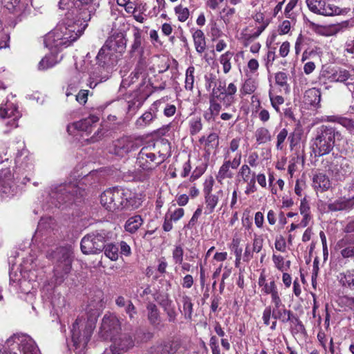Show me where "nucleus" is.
I'll use <instances>...</instances> for the list:
<instances>
[{
    "instance_id": "1",
    "label": "nucleus",
    "mask_w": 354,
    "mask_h": 354,
    "mask_svg": "<svg viewBox=\"0 0 354 354\" xmlns=\"http://www.w3.org/2000/svg\"><path fill=\"white\" fill-rule=\"evenodd\" d=\"M60 9L68 10L65 17L44 38L49 48L62 50L76 41L84 32L97 5L92 0H60Z\"/></svg>"
},
{
    "instance_id": "2",
    "label": "nucleus",
    "mask_w": 354,
    "mask_h": 354,
    "mask_svg": "<svg viewBox=\"0 0 354 354\" xmlns=\"http://www.w3.org/2000/svg\"><path fill=\"white\" fill-rule=\"evenodd\" d=\"M170 156V145L167 141L150 142L142 147L137 154L134 178L142 180L146 174L158 167Z\"/></svg>"
},
{
    "instance_id": "3",
    "label": "nucleus",
    "mask_w": 354,
    "mask_h": 354,
    "mask_svg": "<svg viewBox=\"0 0 354 354\" xmlns=\"http://www.w3.org/2000/svg\"><path fill=\"white\" fill-rule=\"evenodd\" d=\"M335 139H342V134L335 128L326 125L317 128L315 137L311 140V148L315 155L328 154L334 147Z\"/></svg>"
},
{
    "instance_id": "4",
    "label": "nucleus",
    "mask_w": 354,
    "mask_h": 354,
    "mask_svg": "<svg viewBox=\"0 0 354 354\" xmlns=\"http://www.w3.org/2000/svg\"><path fill=\"white\" fill-rule=\"evenodd\" d=\"M48 257L52 259L55 264V283L60 284L71 270L73 259V251L69 247H60L56 248L52 253L48 254Z\"/></svg>"
},
{
    "instance_id": "5",
    "label": "nucleus",
    "mask_w": 354,
    "mask_h": 354,
    "mask_svg": "<svg viewBox=\"0 0 354 354\" xmlns=\"http://www.w3.org/2000/svg\"><path fill=\"white\" fill-rule=\"evenodd\" d=\"M42 267L37 259H33L32 257L27 258L22 264L20 272L23 279L14 278L12 272H10V281L15 282L19 281V287L21 292L28 293L32 288L31 281H35L37 279V269Z\"/></svg>"
},
{
    "instance_id": "6",
    "label": "nucleus",
    "mask_w": 354,
    "mask_h": 354,
    "mask_svg": "<svg viewBox=\"0 0 354 354\" xmlns=\"http://www.w3.org/2000/svg\"><path fill=\"white\" fill-rule=\"evenodd\" d=\"M104 232H94L85 235L81 241L80 248L84 254H97L103 251L106 242Z\"/></svg>"
},
{
    "instance_id": "7",
    "label": "nucleus",
    "mask_w": 354,
    "mask_h": 354,
    "mask_svg": "<svg viewBox=\"0 0 354 354\" xmlns=\"http://www.w3.org/2000/svg\"><path fill=\"white\" fill-rule=\"evenodd\" d=\"M84 321L77 318L71 328L72 340L77 354H84V350L92 333V327L85 328L82 333L80 328L84 326Z\"/></svg>"
},
{
    "instance_id": "8",
    "label": "nucleus",
    "mask_w": 354,
    "mask_h": 354,
    "mask_svg": "<svg viewBox=\"0 0 354 354\" xmlns=\"http://www.w3.org/2000/svg\"><path fill=\"white\" fill-rule=\"evenodd\" d=\"M78 188L74 183L55 185L50 187L49 192L51 203L55 206L66 202L71 199V195L77 194Z\"/></svg>"
},
{
    "instance_id": "9",
    "label": "nucleus",
    "mask_w": 354,
    "mask_h": 354,
    "mask_svg": "<svg viewBox=\"0 0 354 354\" xmlns=\"http://www.w3.org/2000/svg\"><path fill=\"white\" fill-rule=\"evenodd\" d=\"M124 197V189L118 188L109 189L100 196L101 205L108 211L115 212L121 210Z\"/></svg>"
},
{
    "instance_id": "10",
    "label": "nucleus",
    "mask_w": 354,
    "mask_h": 354,
    "mask_svg": "<svg viewBox=\"0 0 354 354\" xmlns=\"http://www.w3.org/2000/svg\"><path fill=\"white\" fill-rule=\"evenodd\" d=\"M15 344L18 345L19 349L24 354H39L34 340L26 334H14L6 342L8 347H10Z\"/></svg>"
},
{
    "instance_id": "11",
    "label": "nucleus",
    "mask_w": 354,
    "mask_h": 354,
    "mask_svg": "<svg viewBox=\"0 0 354 354\" xmlns=\"http://www.w3.org/2000/svg\"><path fill=\"white\" fill-rule=\"evenodd\" d=\"M138 148V145L135 138L131 136H123L114 140L110 145L109 151L115 156L124 157Z\"/></svg>"
},
{
    "instance_id": "12",
    "label": "nucleus",
    "mask_w": 354,
    "mask_h": 354,
    "mask_svg": "<svg viewBox=\"0 0 354 354\" xmlns=\"http://www.w3.org/2000/svg\"><path fill=\"white\" fill-rule=\"evenodd\" d=\"M309 10L317 15L333 16L341 14V9L326 0H306Z\"/></svg>"
},
{
    "instance_id": "13",
    "label": "nucleus",
    "mask_w": 354,
    "mask_h": 354,
    "mask_svg": "<svg viewBox=\"0 0 354 354\" xmlns=\"http://www.w3.org/2000/svg\"><path fill=\"white\" fill-rule=\"evenodd\" d=\"M0 116L7 119L5 124L12 129L18 126L17 120L21 117V114L13 103L9 102L8 100L6 101L2 100L0 102Z\"/></svg>"
},
{
    "instance_id": "14",
    "label": "nucleus",
    "mask_w": 354,
    "mask_h": 354,
    "mask_svg": "<svg viewBox=\"0 0 354 354\" xmlns=\"http://www.w3.org/2000/svg\"><path fill=\"white\" fill-rule=\"evenodd\" d=\"M242 154L241 152H237L232 160L229 158H223V162L220 167L218 171L216 176V180L219 183H222L226 178H232L234 176L233 172L230 169H236L241 165Z\"/></svg>"
},
{
    "instance_id": "15",
    "label": "nucleus",
    "mask_w": 354,
    "mask_h": 354,
    "mask_svg": "<svg viewBox=\"0 0 354 354\" xmlns=\"http://www.w3.org/2000/svg\"><path fill=\"white\" fill-rule=\"evenodd\" d=\"M103 46L120 57L127 46V39L124 33L114 32L106 39Z\"/></svg>"
},
{
    "instance_id": "16",
    "label": "nucleus",
    "mask_w": 354,
    "mask_h": 354,
    "mask_svg": "<svg viewBox=\"0 0 354 354\" xmlns=\"http://www.w3.org/2000/svg\"><path fill=\"white\" fill-rule=\"evenodd\" d=\"M98 122L99 117L91 114L88 118L68 124L67 131L71 135L75 134V131L85 132L88 134L92 131L93 126Z\"/></svg>"
},
{
    "instance_id": "17",
    "label": "nucleus",
    "mask_w": 354,
    "mask_h": 354,
    "mask_svg": "<svg viewBox=\"0 0 354 354\" xmlns=\"http://www.w3.org/2000/svg\"><path fill=\"white\" fill-rule=\"evenodd\" d=\"M15 165L18 171L21 172L22 174L26 172L29 174L33 170L32 158L26 148L23 147L17 153Z\"/></svg>"
},
{
    "instance_id": "18",
    "label": "nucleus",
    "mask_w": 354,
    "mask_h": 354,
    "mask_svg": "<svg viewBox=\"0 0 354 354\" xmlns=\"http://www.w3.org/2000/svg\"><path fill=\"white\" fill-rule=\"evenodd\" d=\"M111 351L113 354H120L133 346L132 338L127 334H120L111 337Z\"/></svg>"
},
{
    "instance_id": "19",
    "label": "nucleus",
    "mask_w": 354,
    "mask_h": 354,
    "mask_svg": "<svg viewBox=\"0 0 354 354\" xmlns=\"http://www.w3.org/2000/svg\"><path fill=\"white\" fill-rule=\"evenodd\" d=\"M330 174L336 180L342 181L351 172V167L347 160L339 158L332 163L329 169Z\"/></svg>"
},
{
    "instance_id": "20",
    "label": "nucleus",
    "mask_w": 354,
    "mask_h": 354,
    "mask_svg": "<svg viewBox=\"0 0 354 354\" xmlns=\"http://www.w3.org/2000/svg\"><path fill=\"white\" fill-rule=\"evenodd\" d=\"M120 329L119 319L114 315H105L102 322L101 330L106 337L111 338L118 335Z\"/></svg>"
},
{
    "instance_id": "21",
    "label": "nucleus",
    "mask_w": 354,
    "mask_h": 354,
    "mask_svg": "<svg viewBox=\"0 0 354 354\" xmlns=\"http://www.w3.org/2000/svg\"><path fill=\"white\" fill-rule=\"evenodd\" d=\"M15 189L10 170L8 168L2 169L0 171V193L6 196H13Z\"/></svg>"
},
{
    "instance_id": "22",
    "label": "nucleus",
    "mask_w": 354,
    "mask_h": 354,
    "mask_svg": "<svg viewBox=\"0 0 354 354\" xmlns=\"http://www.w3.org/2000/svg\"><path fill=\"white\" fill-rule=\"evenodd\" d=\"M119 59L120 57L104 46L100 48L96 57L97 64L102 67L113 66Z\"/></svg>"
},
{
    "instance_id": "23",
    "label": "nucleus",
    "mask_w": 354,
    "mask_h": 354,
    "mask_svg": "<svg viewBox=\"0 0 354 354\" xmlns=\"http://www.w3.org/2000/svg\"><path fill=\"white\" fill-rule=\"evenodd\" d=\"M331 181L329 177L323 172H315L312 178V187L318 193H323L330 189Z\"/></svg>"
},
{
    "instance_id": "24",
    "label": "nucleus",
    "mask_w": 354,
    "mask_h": 354,
    "mask_svg": "<svg viewBox=\"0 0 354 354\" xmlns=\"http://www.w3.org/2000/svg\"><path fill=\"white\" fill-rule=\"evenodd\" d=\"M142 202V198L138 194L132 193L128 190H124L121 210L124 209H137L141 205Z\"/></svg>"
},
{
    "instance_id": "25",
    "label": "nucleus",
    "mask_w": 354,
    "mask_h": 354,
    "mask_svg": "<svg viewBox=\"0 0 354 354\" xmlns=\"http://www.w3.org/2000/svg\"><path fill=\"white\" fill-rule=\"evenodd\" d=\"M262 32L263 28L257 30L253 28V26H249L243 30L241 33V39L243 45L245 47H248L251 44L254 43V41L260 36Z\"/></svg>"
},
{
    "instance_id": "26",
    "label": "nucleus",
    "mask_w": 354,
    "mask_h": 354,
    "mask_svg": "<svg viewBox=\"0 0 354 354\" xmlns=\"http://www.w3.org/2000/svg\"><path fill=\"white\" fill-rule=\"evenodd\" d=\"M321 91L316 88H312L305 92L304 102L309 105L311 109H317L320 107Z\"/></svg>"
},
{
    "instance_id": "27",
    "label": "nucleus",
    "mask_w": 354,
    "mask_h": 354,
    "mask_svg": "<svg viewBox=\"0 0 354 354\" xmlns=\"http://www.w3.org/2000/svg\"><path fill=\"white\" fill-rule=\"evenodd\" d=\"M223 196V191L222 189H219L214 194L211 193L204 195L205 203V214L207 215L212 214L218 205L219 199Z\"/></svg>"
},
{
    "instance_id": "28",
    "label": "nucleus",
    "mask_w": 354,
    "mask_h": 354,
    "mask_svg": "<svg viewBox=\"0 0 354 354\" xmlns=\"http://www.w3.org/2000/svg\"><path fill=\"white\" fill-rule=\"evenodd\" d=\"M192 39L196 52L198 54L202 55L207 48L204 32L200 29L193 30Z\"/></svg>"
},
{
    "instance_id": "29",
    "label": "nucleus",
    "mask_w": 354,
    "mask_h": 354,
    "mask_svg": "<svg viewBox=\"0 0 354 354\" xmlns=\"http://www.w3.org/2000/svg\"><path fill=\"white\" fill-rule=\"evenodd\" d=\"M51 52L50 54L46 55L39 63L38 68L39 70H46L49 68L53 67L57 63L59 62L62 59L58 58L57 55H55V53H57L60 50L53 48V50L49 49Z\"/></svg>"
},
{
    "instance_id": "30",
    "label": "nucleus",
    "mask_w": 354,
    "mask_h": 354,
    "mask_svg": "<svg viewBox=\"0 0 354 354\" xmlns=\"http://www.w3.org/2000/svg\"><path fill=\"white\" fill-rule=\"evenodd\" d=\"M51 52L50 54L46 55L39 63L38 68L39 70H46L49 68L53 67L57 63L59 62L62 59L58 58L57 55H55V53H57L60 50L53 48V50L49 49Z\"/></svg>"
},
{
    "instance_id": "31",
    "label": "nucleus",
    "mask_w": 354,
    "mask_h": 354,
    "mask_svg": "<svg viewBox=\"0 0 354 354\" xmlns=\"http://www.w3.org/2000/svg\"><path fill=\"white\" fill-rule=\"evenodd\" d=\"M354 205V196L351 198H340L328 204L330 211H341L351 208Z\"/></svg>"
},
{
    "instance_id": "32",
    "label": "nucleus",
    "mask_w": 354,
    "mask_h": 354,
    "mask_svg": "<svg viewBox=\"0 0 354 354\" xmlns=\"http://www.w3.org/2000/svg\"><path fill=\"white\" fill-rule=\"evenodd\" d=\"M199 142L203 145L205 151L209 154L218 145V136L216 133H211L207 137L201 138Z\"/></svg>"
},
{
    "instance_id": "33",
    "label": "nucleus",
    "mask_w": 354,
    "mask_h": 354,
    "mask_svg": "<svg viewBox=\"0 0 354 354\" xmlns=\"http://www.w3.org/2000/svg\"><path fill=\"white\" fill-rule=\"evenodd\" d=\"M354 241L348 236L342 239L339 241L338 245L340 248H343L341 250V255L343 258H353L354 259V245L346 246V244L353 243Z\"/></svg>"
},
{
    "instance_id": "34",
    "label": "nucleus",
    "mask_w": 354,
    "mask_h": 354,
    "mask_svg": "<svg viewBox=\"0 0 354 354\" xmlns=\"http://www.w3.org/2000/svg\"><path fill=\"white\" fill-rule=\"evenodd\" d=\"M240 138H234L231 140L229 142L228 147L224 149L223 158L232 160L237 152L241 153V151L239 150L240 147Z\"/></svg>"
},
{
    "instance_id": "35",
    "label": "nucleus",
    "mask_w": 354,
    "mask_h": 354,
    "mask_svg": "<svg viewBox=\"0 0 354 354\" xmlns=\"http://www.w3.org/2000/svg\"><path fill=\"white\" fill-rule=\"evenodd\" d=\"M143 220L140 215H135L127 219L124 224V229L127 232L133 234L138 231L142 225Z\"/></svg>"
},
{
    "instance_id": "36",
    "label": "nucleus",
    "mask_w": 354,
    "mask_h": 354,
    "mask_svg": "<svg viewBox=\"0 0 354 354\" xmlns=\"http://www.w3.org/2000/svg\"><path fill=\"white\" fill-rule=\"evenodd\" d=\"M156 118L155 111L150 109L144 113L136 122V125L138 129H142L149 125L151 122Z\"/></svg>"
},
{
    "instance_id": "37",
    "label": "nucleus",
    "mask_w": 354,
    "mask_h": 354,
    "mask_svg": "<svg viewBox=\"0 0 354 354\" xmlns=\"http://www.w3.org/2000/svg\"><path fill=\"white\" fill-rule=\"evenodd\" d=\"M182 306V313L185 319H191L193 313V304L192 299L187 295H183L180 299V308Z\"/></svg>"
},
{
    "instance_id": "38",
    "label": "nucleus",
    "mask_w": 354,
    "mask_h": 354,
    "mask_svg": "<svg viewBox=\"0 0 354 354\" xmlns=\"http://www.w3.org/2000/svg\"><path fill=\"white\" fill-rule=\"evenodd\" d=\"M339 279L343 286L354 289V269L340 273Z\"/></svg>"
},
{
    "instance_id": "39",
    "label": "nucleus",
    "mask_w": 354,
    "mask_h": 354,
    "mask_svg": "<svg viewBox=\"0 0 354 354\" xmlns=\"http://www.w3.org/2000/svg\"><path fill=\"white\" fill-rule=\"evenodd\" d=\"M254 136L258 145L265 144L272 140L271 133L266 127L258 128L254 133Z\"/></svg>"
},
{
    "instance_id": "40",
    "label": "nucleus",
    "mask_w": 354,
    "mask_h": 354,
    "mask_svg": "<svg viewBox=\"0 0 354 354\" xmlns=\"http://www.w3.org/2000/svg\"><path fill=\"white\" fill-rule=\"evenodd\" d=\"M233 55V52L226 51L219 57L218 61L223 66V71L225 74H227L232 69L231 60Z\"/></svg>"
},
{
    "instance_id": "41",
    "label": "nucleus",
    "mask_w": 354,
    "mask_h": 354,
    "mask_svg": "<svg viewBox=\"0 0 354 354\" xmlns=\"http://www.w3.org/2000/svg\"><path fill=\"white\" fill-rule=\"evenodd\" d=\"M292 316V313L291 311L286 310L285 307L277 310H273L272 311V317L275 319H279L284 323L290 321Z\"/></svg>"
},
{
    "instance_id": "42",
    "label": "nucleus",
    "mask_w": 354,
    "mask_h": 354,
    "mask_svg": "<svg viewBox=\"0 0 354 354\" xmlns=\"http://www.w3.org/2000/svg\"><path fill=\"white\" fill-rule=\"evenodd\" d=\"M217 99H219V95L217 94L216 90L213 89L209 97V107L208 109L215 115H218L221 109V105L216 101Z\"/></svg>"
},
{
    "instance_id": "43",
    "label": "nucleus",
    "mask_w": 354,
    "mask_h": 354,
    "mask_svg": "<svg viewBox=\"0 0 354 354\" xmlns=\"http://www.w3.org/2000/svg\"><path fill=\"white\" fill-rule=\"evenodd\" d=\"M351 77H354V69L353 70V74H350L345 69H338L332 74L330 78L334 82H344Z\"/></svg>"
},
{
    "instance_id": "44",
    "label": "nucleus",
    "mask_w": 354,
    "mask_h": 354,
    "mask_svg": "<svg viewBox=\"0 0 354 354\" xmlns=\"http://www.w3.org/2000/svg\"><path fill=\"white\" fill-rule=\"evenodd\" d=\"M104 254L111 261H117L119 257V249L118 247L113 243L104 244Z\"/></svg>"
},
{
    "instance_id": "45",
    "label": "nucleus",
    "mask_w": 354,
    "mask_h": 354,
    "mask_svg": "<svg viewBox=\"0 0 354 354\" xmlns=\"http://www.w3.org/2000/svg\"><path fill=\"white\" fill-rule=\"evenodd\" d=\"M254 24H250V26H253V28L259 30L263 28V31L266 28L268 25V21L265 19L263 13L258 12L253 15Z\"/></svg>"
},
{
    "instance_id": "46",
    "label": "nucleus",
    "mask_w": 354,
    "mask_h": 354,
    "mask_svg": "<svg viewBox=\"0 0 354 354\" xmlns=\"http://www.w3.org/2000/svg\"><path fill=\"white\" fill-rule=\"evenodd\" d=\"M194 71L195 68L193 66L187 68L185 73V88L187 91H192L194 84Z\"/></svg>"
},
{
    "instance_id": "47",
    "label": "nucleus",
    "mask_w": 354,
    "mask_h": 354,
    "mask_svg": "<svg viewBox=\"0 0 354 354\" xmlns=\"http://www.w3.org/2000/svg\"><path fill=\"white\" fill-rule=\"evenodd\" d=\"M174 12L180 22H185L189 17V10L187 8L178 5L174 8Z\"/></svg>"
},
{
    "instance_id": "48",
    "label": "nucleus",
    "mask_w": 354,
    "mask_h": 354,
    "mask_svg": "<svg viewBox=\"0 0 354 354\" xmlns=\"http://www.w3.org/2000/svg\"><path fill=\"white\" fill-rule=\"evenodd\" d=\"M142 45L141 32L139 29L136 28L133 32V41L131 46V53L140 52Z\"/></svg>"
},
{
    "instance_id": "49",
    "label": "nucleus",
    "mask_w": 354,
    "mask_h": 354,
    "mask_svg": "<svg viewBox=\"0 0 354 354\" xmlns=\"http://www.w3.org/2000/svg\"><path fill=\"white\" fill-rule=\"evenodd\" d=\"M209 34L212 41H215L223 36V32L216 22H212L210 24Z\"/></svg>"
},
{
    "instance_id": "50",
    "label": "nucleus",
    "mask_w": 354,
    "mask_h": 354,
    "mask_svg": "<svg viewBox=\"0 0 354 354\" xmlns=\"http://www.w3.org/2000/svg\"><path fill=\"white\" fill-rule=\"evenodd\" d=\"M184 250L181 245H175L172 251V259L176 264H182L183 261Z\"/></svg>"
},
{
    "instance_id": "51",
    "label": "nucleus",
    "mask_w": 354,
    "mask_h": 354,
    "mask_svg": "<svg viewBox=\"0 0 354 354\" xmlns=\"http://www.w3.org/2000/svg\"><path fill=\"white\" fill-rule=\"evenodd\" d=\"M147 310L149 320L153 324H156L158 321L159 315L156 305L153 304H149L147 306Z\"/></svg>"
},
{
    "instance_id": "52",
    "label": "nucleus",
    "mask_w": 354,
    "mask_h": 354,
    "mask_svg": "<svg viewBox=\"0 0 354 354\" xmlns=\"http://www.w3.org/2000/svg\"><path fill=\"white\" fill-rule=\"evenodd\" d=\"M337 122L346 128L351 134L354 135V120L348 118L339 117Z\"/></svg>"
},
{
    "instance_id": "53",
    "label": "nucleus",
    "mask_w": 354,
    "mask_h": 354,
    "mask_svg": "<svg viewBox=\"0 0 354 354\" xmlns=\"http://www.w3.org/2000/svg\"><path fill=\"white\" fill-rule=\"evenodd\" d=\"M337 122L346 128L351 134L354 135V120L348 118L339 117Z\"/></svg>"
},
{
    "instance_id": "54",
    "label": "nucleus",
    "mask_w": 354,
    "mask_h": 354,
    "mask_svg": "<svg viewBox=\"0 0 354 354\" xmlns=\"http://www.w3.org/2000/svg\"><path fill=\"white\" fill-rule=\"evenodd\" d=\"M337 122L346 128L351 134L354 135V120L348 118L339 117Z\"/></svg>"
},
{
    "instance_id": "55",
    "label": "nucleus",
    "mask_w": 354,
    "mask_h": 354,
    "mask_svg": "<svg viewBox=\"0 0 354 354\" xmlns=\"http://www.w3.org/2000/svg\"><path fill=\"white\" fill-rule=\"evenodd\" d=\"M337 122L346 128L351 134L354 135V120L348 118L339 117Z\"/></svg>"
},
{
    "instance_id": "56",
    "label": "nucleus",
    "mask_w": 354,
    "mask_h": 354,
    "mask_svg": "<svg viewBox=\"0 0 354 354\" xmlns=\"http://www.w3.org/2000/svg\"><path fill=\"white\" fill-rule=\"evenodd\" d=\"M251 174L252 170L249 165L246 164L243 165L238 172V175L242 178L243 182H248L251 179Z\"/></svg>"
},
{
    "instance_id": "57",
    "label": "nucleus",
    "mask_w": 354,
    "mask_h": 354,
    "mask_svg": "<svg viewBox=\"0 0 354 354\" xmlns=\"http://www.w3.org/2000/svg\"><path fill=\"white\" fill-rule=\"evenodd\" d=\"M190 132L191 134L194 135L198 133L203 127L201 119L200 118H192L190 121Z\"/></svg>"
},
{
    "instance_id": "58",
    "label": "nucleus",
    "mask_w": 354,
    "mask_h": 354,
    "mask_svg": "<svg viewBox=\"0 0 354 354\" xmlns=\"http://www.w3.org/2000/svg\"><path fill=\"white\" fill-rule=\"evenodd\" d=\"M269 97L272 107L277 111H279V106L284 102V99L281 95H272L271 93H269Z\"/></svg>"
},
{
    "instance_id": "59",
    "label": "nucleus",
    "mask_w": 354,
    "mask_h": 354,
    "mask_svg": "<svg viewBox=\"0 0 354 354\" xmlns=\"http://www.w3.org/2000/svg\"><path fill=\"white\" fill-rule=\"evenodd\" d=\"M288 131L286 129H283L277 136V145L276 147L279 150H281L283 148V143L288 136Z\"/></svg>"
},
{
    "instance_id": "60",
    "label": "nucleus",
    "mask_w": 354,
    "mask_h": 354,
    "mask_svg": "<svg viewBox=\"0 0 354 354\" xmlns=\"http://www.w3.org/2000/svg\"><path fill=\"white\" fill-rule=\"evenodd\" d=\"M272 259L275 267L279 270L284 271L286 270L284 258L282 256L273 254Z\"/></svg>"
},
{
    "instance_id": "61",
    "label": "nucleus",
    "mask_w": 354,
    "mask_h": 354,
    "mask_svg": "<svg viewBox=\"0 0 354 354\" xmlns=\"http://www.w3.org/2000/svg\"><path fill=\"white\" fill-rule=\"evenodd\" d=\"M223 15L222 19L227 25L231 21L232 17L235 14L236 10L234 8L227 7L223 10Z\"/></svg>"
},
{
    "instance_id": "62",
    "label": "nucleus",
    "mask_w": 354,
    "mask_h": 354,
    "mask_svg": "<svg viewBox=\"0 0 354 354\" xmlns=\"http://www.w3.org/2000/svg\"><path fill=\"white\" fill-rule=\"evenodd\" d=\"M275 249L281 252L286 250V242L283 236H277L274 242Z\"/></svg>"
},
{
    "instance_id": "63",
    "label": "nucleus",
    "mask_w": 354,
    "mask_h": 354,
    "mask_svg": "<svg viewBox=\"0 0 354 354\" xmlns=\"http://www.w3.org/2000/svg\"><path fill=\"white\" fill-rule=\"evenodd\" d=\"M214 180L212 176L207 178L203 183L204 195L212 193Z\"/></svg>"
},
{
    "instance_id": "64",
    "label": "nucleus",
    "mask_w": 354,
    "mask_h": 354,
    "mask_svg": "<svg viewBox=\"0 0 354 354\" xmlns=\"http://www.w3.org/2000/svg\"><path fill=\"white\" fill-rule=\"evenodd\" d=\"M275 59V52L274 50H269L264 57L265 66L268 69L272 65Z\"/></svg>"
}]
</instances>
